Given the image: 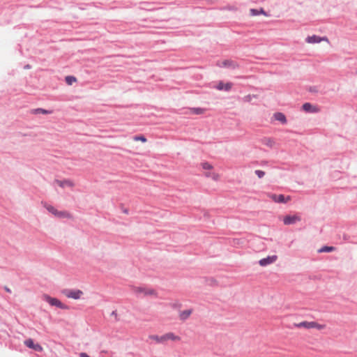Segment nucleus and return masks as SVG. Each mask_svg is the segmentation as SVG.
<instances>
[{"instance_id": "1", "label": "nucleus", "mask_w": 357, "mask_h": 357, "mask_svg": "<svg viewBox=\"0 0 357 357\" xmlns=\"http://www.w3.org/2000/svg\"><path fill=\"white\" fill-rule=\"evenodd\" d=\"M44 300L52 306H56L58 308L62 309V310H68L70 307L63 303L61 302L60 300H59L56 298L51 297L50 296L47 294L44 295Z\"/></svg>"}, {"instance_id": "2", "label": "nucleus", "mask_w": 357, "mask_h": 357, "mask_svg": "<svg viewBox=\"0 0 357 357\" xmlns=\"http://www.w3.org/2000/svg\"><path fill=\"white\" fill-rule=\"evenodd\" d=\"M61 294L67 298L77 300L81 298L84 293L79 289H63L61 290Z\"/></svg>"}, {"instance_id": "3", "label": "nucleus", "mask_w": 357, "mask_h": 357, "mask_svg": "<svg viewBox=\"0 0 357 357\" xmlns=\"http://www.w3.org/2000/svg\"><path fill=\"white\" fill-rule=\"evenodd\" d=\"M24 344L29 349H32L37 352H41L43 351L42 346L38 343H35L33 340L29 338L24 341Z\"/></svg>"}, {"instance_id": "4", "label": "nucleus", "mask_w": 357, "mask_h": 357, "mask_svg": "<svg viewBox=\"0 0 357 357\" xmlns=\"http://www.w3.org/2000/svg\"><path fill=\"white\" fill-rule=\"evenodd\" d=\"M133 290L136 294L143 293L145 296L154 295L157 296V292L153 289H146L142 287H135Z\"/></svg>"}, {"instance_id": "5", "label": "nucleus", "mask_w": 357, "mask_h": 357, "mask_svg": "<svg viewBox=\"0 0 357 357\" xmlns=\"http://www.w3.org/2000/svg\"><path fill=\"white\" fill-rule=\"evenodd\" d=\"M301 220V218L297 215H286L283 219V222L285 225H294L296 222H299Z\"/></svg>"}, {"instance_id": "6", "label": "nucleus", "mask_w": 357, "mask_h": 357, "mask_svg": "<svg viewBox=\"0 0 357 357\" xmlns=\"http://www.w3.org/2000/svg\"><path fill=\"white\" fill-rule=\"evenodd\" d=\"M270 197L275 202L277 203H287L289 200H290V197L287 196L285 197L284 195H276V194H272Z\"/></svg>"}, {"instance_id": "7", "label": "nucleus", "mask_w": 357, "mask_h": 357, "mask_svg": "<svg viewBox=\"0 0 357 357\" xmlns=\"http://www.w3.org/2000/svg\"><path fill=\"white\" fill-rule=\"evenodd\" d=\"M220 66L223 67V68L233 69V70L239 68V65L238 64V63L236 61H235L234 60H231V59L224 60L222 62V64L220 65Z\"/></svg>"}, {"instance_id": "8", "label": "nucleus", "mask_w": 357, "mask_h": 357, "mask_svg": "<svg viewBox=\"0 0 357 357\" xmlns=\"http://www.w3.org/2000/svg\"><path fill=\"white\" fill-rule=\"evenodd\" d=\"M278 257L276 255L268 256L259 261V264L261 266H266L271 264H273L277 260Z\"/></svg>"}, {"instance_id": "9", "label": "nucleus", "mask_w": 357, "mask_h": 357, "mask_svg": "<svg viewBox=\"0 0 357 357\" xmlns=\"http://www.w3.org/2000/svg\"><path fill=\"white\" fill-rule=\"evenodd\" d=\"M233 86L231 82L224 83L222 81H220L215 88L219 91H229Z\"/></svg>"}, {"instance_id": "10", "label": "nucleus", "mask_w": 357, "mask_h": 357, "mask_svg": "<svg viewBox=\"0 0 357 357\" xmlns=\"http://www.w3.org/2000/svg\"><path fill=\"white\" fill-rule=\"evenodd\" d=\"M46 209L51 213L54 214L55 216L59 218L65 217L66 212L65 211H59L54 206L51 205H45Z\"/></svg>"}, {"instance_id": "11", "label": "nucleus", "mask_w": 357, "mask_h": 357, "mask_svg": "<svg viewBox=\"0 0 357 357\" xmlns=\"http://www.w3.org/2000/svg\"><path fill=\"white\" fill-rule=\"evenodd\" d=\"M302 109L305 112L308 113H316L319 112V109L316 107L312 105L310 102H305L302 105Z\"/></svg>"}, {"instance_id": "12", "label": "nucleus", "mask_w": 357, "mask_h": 357, "mask_svg": "<svg viewBox=\"0 0 357 357\" xmlns=\"http://www.w3.org/2000/svg\"><path fill=\"white\" fill-rule=\"evenodd\" d=\"M305 40L308 43H319L322 40H328V38L326 37L321 38L319 36L313 35L311 36H308Z\"/></svg>"}, {"instance_id": "13", "label": "nucleus", "mask_w": 357, "mask_h": 357, "mask_svg": "<svg viewBox=\"0 0 357 357\" xmlns=\"http://www.w3.org/2000/svg\"><path fill=\"white\" fill-rule=\"evenodd\" d=\"M55 183H56L61 188H65L66 186H68V187H73L75 185L74 183L69 180V179H64L63 181H60V180H58V179H56L55 181Z\"/></svg>"}, {"instance_id": "14", "label": "nucleus", "mask_w": 357, "mask_h": 357, "mask_svg": "<svg viewBox=\"0 0 357 357\" xmlns=\"http://www.w3.org/2000/svg\"><path fill=\"white\" fill-rule=\"evenodd\" d=\"M273 117L276 121L281 122L282 124H285L287 122L286 116L282 112H275L273 114Z\"/></svg>"}, {"instance_id": "15", "label": "nucleus", "mask_w": 357, "mask_h": 357, "mask_svg": "<svg viewBox=\"0 0 357 357\" xmlns=\"http://www.w3.org/2000/svg\"><path fill=\"white\" fill-rule=\"evenodd\" d=\"M192 313V309L185 310L181 311L179 314V318L181 321H184L187 320L190 314Z\"/></svg>"}, {"instance_id": "16", "label": "nucleus", "mask_w": 357, "mask_h": 357, "mask_svg": "<svg viewBox=\"0 0 357 357\" xmlns=\"http://www.w3.org/2000/svg\"><path fill=\"white\" fill-rule=\"evenodd\" d=\"M313 325H314V324H313L312 321H302V322H300L297 324H296V327L297 328H307V329H310V328H313Z\"/></svg>"}, {"instance_id": "17", "label": "nucleus", "mask_w": 357, "mask_h": 357, "mask_svg": "<svg viewBox=\"0 0 357 357\" xmlns=\"http://www.w3.org/2000/svg\"><path fill=\"white\" fill-rule=\"evenodd\" d=\"M250 15H252V16H257L260 14L267 15L266 11L262 8L260 9L251 8L250 10Z\"/></svg>"}, {"instance_id": "18", "label": "nucleus", "mask_w": 357, "mask_h": 357, "mask_svg": "<svg viewBox=\"0 0 357 357\" xmlns=\"http://www.w3.org/2000/svg\"><path fill=\"white\" fill-rule=\"evenodd\" d=\"M336 250V248L334 246H328V245H324L320 249L318 250L319 253L321 252H331Z\"/></svg>"}, {"instance_id": "19", "label": "nucleus", "mask_w": 357, "mask_h": 357, "mask_svg": "<svg viewBox=\"0 0 357 357\" xmlns=\"http://www.w3.org/2000/svg\"><path fill=\"white\" fill-rule=\"evenodd\" d=\"M52 111L47 110V109H45L43 108L34 109L32 111V114H52Z\"/></svg>"}, {"instance_id": "20", "label": "nucleus", "mask_w": 357, "mask_h": 357, "mask_svg": "<svg viewBox=\"0 0 357 357\" xmlns=\"http://www.w3.org/2000/svg\"><path fill=\"white\" fill-rule=\"evenodd\" d=\"M151 339L155 340L158 343L164 342L166 341L165 334L162 336H158L156 335H150Z\"/></svg>"}, {"instance_id": "21", "label": "nucleus", "mask_w": 357, "mask_h": 357, "mask_svg": "<svg viewBox=\"0 0 357 357\" xmlns=\"http://www.w3.org/2000/svg\"><path fill=\"white\" fill-rule=\"evenodd\" d=\"M66 82L68 85H72L74 82H77V78L72 75H68L65 77Z\"/></svg>"}, {"instance_id": "22", "label": "nucleus", "mask_w": 357, "mask_h": 357, "mask_svg": "<svg viewBox=\"0 0 357 357\" xmlns=\"http://www.w3.org/2000/svg\"><path fill=\"white\" fill-rule=\"evenodd\" d=\"M166 340H178L180 337L178 336L175 335L173 333H167L165 334Z\"/></svg>"}, {"instance_id": "23", "label": "nucleus", "mask_w": 357, "mask_h": 357, "mask_svg": "<svg viewBox=\"0 0 357 357\" xmlns=\"http://www.w3.org/2000/svg\"><path fill=\"white\" fill-rule=\"evenodd\" d=\"M133 139L135 141H141L142 142H146L147 141V139L143 135H135Z\"/></svg>"}, {"instance_id": "24", "label": "nucleus", "mask_w": 357, "mask_h": 357, "mask_svg": "<svg viewBox=\"0 0 357 357\" xmlns=\"http://www.w3.org/2000/svg\"><path fill=\"white\" fill-rule=\"evenodd\" d=\"M192 111L195 114L199 115V114H202L204 113V109L201 107H195V108H192Z\"/></svg>"}, {"instance_id": "25", "label": "nucleus", "mask_w": 357, "mask_h": 357, "mask_svg": "<svg viewBox=\"0 0 357 357\" xmlns=\"http://www.w3.org/2000/svg\"><path fill=\"white\" fill-rule=\"evenodd\" d=\"M202 168L204 169H213V166L210 163H208L207 162L202 163Z\"/></svg>"}, {"instance_id": "26", "label": "nucleus", "mask_w": 357, "mask_h": 357, "mask_svg": "<svg viewBox=\"0 0 357 357\" xmlns=\"http://www.w3.org/2000/svg\"><path fill=\"white\" fill-rule=\"evenodd\" d=\"M255 173L259 178H263L265 175V172L260 169L255 170Z\"/></svg>"}, {"instance_id": "27", "label": "nucleus", "mask_w": 357, "mask_h": 357, "mask_svg": "<svg viewBox=\"0 0 357 357\" xmlns=\"http://www.w3.org/2000/svg\"><path fill=\"white\" fill-rule=\"evenodd\" d=\"M312 322H313V324H314V325H313V328H316L318 330H322V329H324L325 328V325L319 324H318L317 322H315V321H312Z\"/></svg>"}, {"instance_id": "28", "label": "nucleus", "mask_w": 357, "mask_h": 357, "mask_svg": "<svg viewBox=\"0 0 357 357\" xmlns=\"http://www.w3.org/2000/svg\"><path fill=\"white\" fill-rule=\"evenodd\" d=\"M171 307L174 309L181 308L182 306V304L179 302H176L174 303L170 304Z\"/></svg>"}, {"instance_id": "29", "label": "nucleus", "mask_w": 357, "mask_h": 357, "mask_svg": "<svg viewBox=\"0 0 357 357\" xmlns=\"http://www.w3.org/2000/svg\"><path fill=\"white\" fill-rule=\"evenodd\" d=\"M266 142L265 143L266 145H267L270 147H271L273 146V141L271 138H266Z\"/></svg>"}, {"instance_id": "30", "label": "nucleus", "mask_w": 357, "mask_h": 357, "mask_svg": "<svg viewBox=\"0 0 357 357\" xmlns=\"http://www.w3.org/2000/svg\"><path fill=\"white\" fill-rule=\"evenodd\" d=\"M206 281L209 282L208 284L210 285H214L217 282L216 280L214 278H211L210 279H208Z\"/></svg>"}, {"instance_id": "31", "label": "nucleus", "mask_w": 357, "mask_h": 357, "mask_svg": "<svg viewBox=\"0 0 357 357\" xmlns=\"http://www.w3.org/2000/svg\"><path fill=\"white\" fill-rule=\"evenodd\" d=\"M111 316H114L115 317V320L119 321L118 314L116 310H114L111 313Z\"/></svg>"}, {"instance_id": "32", "label": "nucleus", "mask_w": 357, "mask_h": 357, "mask_svg": "<svg viewBox=\"0 0 357 357\" xmlns=\"http://www.w3.org/2000/svg\"><path fill=\"white\" fill-rule=\"evenodd\" d=\"M211 176H212L213 179L216 181L218 179L219 175L218 174L213 173Z\"/></svg>"}, {"instance_id": "33", "label": "nucleus", "mask_w": 357, "mask_h": 357, "mask_svg": "<svg viewBox=\"0 0 357 357\" xmlns=\"http://www.w3.org/2000/svg\"><path fill=\"white\" fill-rule=\"evenodd\" d=\"M79 357H90L86 353L82 352L79 354Z\"/></svg>"}, {"instance_id": "34", "label": "nucleus", "mask_w": 357, "mask_h": 357, "mask_svg": "<svg viewBox=\"0 0 357 357\" xmlns=\"http://www.w3.org/2000/svg\"><path fill=\"white\" fill-rule=\"evenodd\" d=\"M310 92H317V89H316V86H311V87L310 88Z\"/></svg>"}, {"instance_id": "35", "label": "nucleus", "mask_w": 357, "mask_h": 357, "mask_svg": "<svg viewBox=\"0 0 357 357\" xmlns=\"http://www.w3.org/2000/svg\"><path fill=\"white\" fill-rule=\"evenodd\" d=\"M4 289L6 291L8 292V293H11V290L10 288H8V287H4Z\"/></svg>"}, {"instance_id": "36", "label": "nucleus", "mask_w": 357, "mask_h": 357, "mask_svg": "<svg viewBox=\"0 0 357 357\" xmlns=\"http://www.w3.org/2000/svg\"><path fill=\"white\" fill-rule=\"evenodd\" d=\"M212 174H213V173H211V172H206V173H205V176H206V177H211V176H212Z\"/></svg>"}, {"instance_id": "37", "label": "nucleus", "mask_w": 357, "mask_h": 357, "mask_svg": "<svg viewBox=\"0 0 357 357\" xmlns=\"http://www.w3.org/2000/svg\"><path fill=\"white\" fill-rule=\"evenodd\" d=\"M123 212L124 213H126V214H128V209L125 208V209H123Z\"/></svg>"}, {"instance_id": "38", "label": "nucleus", "mask_w": 357, "mask_h": 357, "mask_svg": "<svg viewBox=\"0 0 357 357\" xmlns=\"http://www.w3.org/2000/svg\"><path fill=\"white\" fill-rule=\"evenodd\" d=\"M31 68V66L29 64L25 66V68Z\"/></svg>"}]
</instances>
